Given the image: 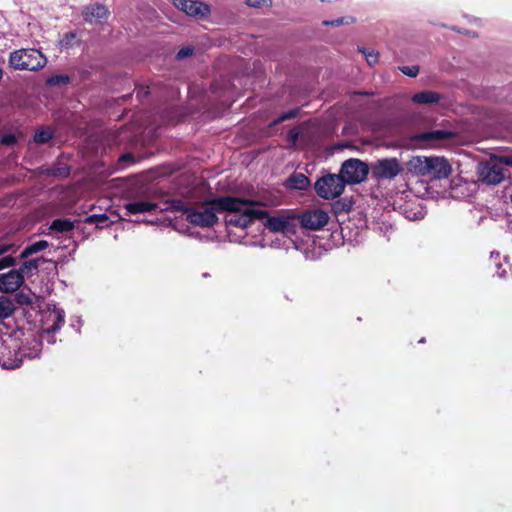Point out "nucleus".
I'll return each mask as SVG.
<instances>
[{
    "instance_id": "1",
    "label": "nucleus",
    "mask_w": 512,
    "mask_h": 512,
    "mask_svg": "<svg viewBox=\"0 0 512 512\" xmlns=\"http://www.w3.org/2000/svg\"><path fill=\"white\" fill-rule=\"evenodd\" d=\"M206 206H213L217 212H228L225 223L229 226L247 228L255 220H262L267 216L266 210L252 208V206H267L263 201L251 200L243 197L222 196L206 200Z\"/></svg>"
},
{
    "instance_id": "2",
    "label": "nucleus",
    "mask_w": 512,
    "mask_h": 512,
    "mask_svg": "<svg viewBox=\"0 0 512 512\" xmlns=\"http://www.w3.org/2000/svg\"><path fill=\"white\" fill-rule=\"evenodd\" d=\"M166 210L181 211L186 214V220L190 224L202 228L213 227L218 222V216L215 213L217 211L213 206H211V208L197 210L185 206L181 200H172L169 202V207H167Z\"/></svg>"
},
{
    "instance_id": "3",
    "label": "nucleus",
    "mask_w": 512,
    "mask_h": 512,
    "mask_svg": "<svg viewBox=\"0 0 512 512\" xmlns=\"http://www.w3.org/2000/svg\"><path fill=\"white\" fill-rule=\"evenodd\" d=\"M46 57L37 49H19L10 53V66L16 70L36 71L46 65Z\"/></svg>"
},
{
    "instance_id": "4",
    "label": "nucleus",
    "mask_w": 512,
    "mask_h": 512,
    "mask_svg": "<svg viewBox=\"0 0 512 512\" xmlns=\"http://www.w3.org/2000/svg\"><path fill=\"white\" fill-rule=\"evenodd\" d=\"M264 227L272 233L295 235L297 232V215L289 211H281L276 216H265Z\"/></svg>"
},
{
    "instance_id": "5",
    "label": "nucleus",
    "mask_w": 512,
    "mask_h": 512,
    "mask_svg": "<svg viewBox=\"0 0 512 512\" xmlns=\"http://www.w3.org/2000/svg\"><path fill=\"white\" fill-rule=\"evenodd\" d=\"M316 194L326 200L339 197L345 189V181L342 176L326 174L317 179L314 184Z\"/></svg>"
},
{
    "instance_id": "6",
    "label": "nucleus",
    "mask_w": 512,
    "mask_h": 512,
    "mask_svg": "<svg viewBox=\"0 0 512 512\" xmlns=\"http://www.w3.org/2000/svg\"><path fill=\"white\" fill-rule=\"evenodd\" d=\"M400 161L395 158L378 159L371 165L372 178L376 180H392L403 172Z\"/></svg>"
},
{
    "instance_id": "7",
    "label": "nucleus",
    "mask_w": 512,
    "mask_h": 512,
    "mask_svg": "<svg viewBox=\"0 0 512 512\" xmlns=\"http://www.w3.org/2000/svg\"><path fill=\"white\" fill-rule=\"evenodd\" d=\"M369 166L359 159L346 160L340 169L339 176L343 177L345 184H359L366 180Z\"/></svg>"
},
{
    "instance_id": "8",
    "label": "nucleus",
    "mask_w": 512,
    "mask_h": 512,
    "mask_svg": "<svg viewBox=\"0 0 512 512\" xmlns=\"http://www.w3.org/2000/svg\"><path fill=\"white\" fill-rule=\"evenodd\" d=\"M478 175L482 182L495 185L504 179L505 171L494 156L490 161L479 165Z\"/></svg>"
},
{
    "instance_id": "9",
    "label": "nucleus",
    "mask_w": 512,
    "mask_h": 512,
    "mask_svg": "<svg viewBox=\"0 0 512 512\" xmlns=\"http://www.w3.org/2000/svg\"><path fill=\"white\" fill-rule=\"evenodd\" d=\"M173 5L187 16L204 19L210 15V6L200 0H173Z\"/></svg>"
},
{
    "instance_id": "10",
    "label": "nucleus",
    "mask_w": 512,
    "mask_h": 512,
    "mask_svg": "<svg viewBox=\"0 0 512 512\" xmlns=\"http://www.w3.org/2000/svg\"><path fill=\"white\" fill-rule=\"evenodd\" d=\"M329 221L328 214L321 209L307 211L300 216H297V222L303 228L309 230H319L323 228Z\"/></svg>"
},
{
    "instance_id": "11",
    "label": "nucleus",
    "mask_w": 512,
    "mask_h": 512,
    "mask_svg": "<svg viewBox=\"0 0 512 512\" xmlns=\"http://www.w3.org/2000/svg\"><path fill=\"white\" fill-rule=\"evenodd\" d=\"M82 16L87 23L101 24L109 18L110 11L104 4L93 3L84 7Z\"/></svg>"
},
{
    "instance_id": "12",
    "label": "nucleus",
    "mask_w": 512,
    "mask_h": 512,
    "mask_svg": "<svg viewBox=\"0 0 512 512\" xmlns=\"http://www.w3.org/2000/svg\"><path fill=\"white\" fill-rule=\"evenodd\" d=\"M24 281V276L16 269L0 274V291L13 293L23 285Z\"/></svg>"
},
{
    "instance_id": "13",
    "label": "nucleus",
    "mask_w": 512,
    "mask_h": 512,
    "mask_svg": "<svg viewBox=\"0 0 512 512\" xmlns=\"http://www.w3.org/2000/svg\"><path fill=\"white\" fill-rule=\"evenodd\" d=\"M429 175L435 179L448 178L452 168L447 159L443 157H429Z\"/></svg>"
},
{
    "instance_id": "14",
    "label": "nucleus",
    "mask_w": 512,
    "mask_h": 512,
    "mask_svg": "<svg viewBox=\"0 0 512 512\" xmlns=\"http://www.w3.org/2000/svg\"><path fill=\"white\" fill-rule=\"evenodd\" d=\"M22 363V358L19 357V352L14 349L13 351L6 344L0 347V365L5 369H15Z\"/></svg>"
},
{
    "instance_id": "15",
    "label": "nucleus",
    "mask_w": 512,
    "mask_h": 512,
    "mask_svg": "<svg viewBox=\"0 0 512 512\" xmlns=\"http://www.w3.org/2000/svg\"><path fill=\"white\" fill-rule=\"evenodd\" d=\"M453 133L448 130H433L415 134L411 137L414 142H430L435 143L443 140H448L453 137Z\"/></svg>"
},
{
    "instance_id": "16",
    "label": "nucleus",
    "mask_w": 512,
    "mask_h": 512,
    "mask_svg": "<svg viewBox=\"0 0 512 512\" xmlns=\"http://www.w3.org/2000/svg\"><path fill=\"white\" fill-rule=\"evenodd\" d=\"M429 157L425 156H413L407 162L408 171L416 176H428L429 175Z\"/></svg>"
},
{
    "instance_id": "17",
    "label": "nucleus",
    "mask_w": 512,
    "mask_h": 512,
    "mask_svg": "<svg viewBox=\"0 0 512 512\" xmlns=\"http://www.w3.org/2000/svg\"><path fill=\"white\" fill-rule=\"evenodd\" d=\"M284 185L290 190H306L310 186V179L303 173H292Z\"/></svg>"
},
{
    "instance_id": "18",
    "label": "nucleus",
    "mask_w": 512,
    "mask_h": 512,
    "mask_svg": "<svg viewBox=\"0 0 512 512\" xmlns=\"http://www.w3.org/2000/svg\"><path fill=\"white\" fill-rule=\"evenodd\" d=\"M157 207L158 205L151 201H134L124 205V209L129 215L154 211Z\"/></svg>"
},
{
    "instance_id": "19",
    "label": "nucleus",
    "mask_w": 512,
    "mask_h": 512,
    "mask_svg": "<svg viewBox=\"0 0 512 512\" xmlns=\"http://www.w3.org/2000/svg\"><path fill=\"white\" fill-rule=\"evenodd\" d=\"M442 99V95L431 90H424L412 96V102L416 104H433L438 103Z\"/></svg>"
},
{
    "instance_id": "20",
    "label": "nucleus",
    "mask_w": 512,
    "mask_h": 512,
    "mask_svg": "<svg viewBox=\"0 0 512 512\" xmlns=\"http://www.w3.org/2000/svg\"><path fill=\"white\" fill-rule=\"evenodd\" d=\"M15 312L13 301L5 296H0V319H7Z\"/></svg>"
},
{
    "instance_id": "21",
    "label": "nucleus",
    "mask_w": 512,
    "mask_h": 512,
    "mask_svg": "<svg viewBox=\"0 0 512 512\" xmlns=\"http://www.w3.org/2000/svg\"><path fill=\"white\" fill-rule=\"evenodd\" d=\"M50 229L58 233H65L74 229V222L70 219H55L50 225Z\"/></svg>"
},
{
    "instance_id": "22",
    "label": "nucleus",
    "mask_w": 512,
    "mask_h": 512,
    "mask_svg": "<svg viewBox=\"0 0 512 512\" xmlns=\"http://www.w3.org/2000/svg\"><path fill=\"white\" fill-rule=\"evenodd\" d=\"M54 137V131L50 127L41 128L34 134L33 140L37 144H46Z\"/></svg>"
},
{
    "instance_id": "23",
    "label": "nucleus",
    "mask_w": 512,
    "mask_h": 512,
    "mask_svg": "<svg viewBox=\"0 0 512 512\" xmlns=\"http://www.w3.org/2000/svg\"><path fill=\"white\" fill-rule=\"evenodd\" d=\"M85 223L96 224L98 228H104L110 225V219L106 214H94L86 217Z\"/></svg>"
},
{
    "instance_id": "24",
    "label": "nucleus",
    "mask_w": 512,
    "mask_h": 512,
    "mask_svg": "<svg viewBox=\"0 0 512 512\" xmlns=\"http://www.w3.org/2000/svg\"><path fill=\"white\" fill-rule=\"evenodd\" d=\"M352 208L351 201L346 198L338 199L332 204V211L335 215L342 214L344 212H349Z\"/></svg>"
},
{
    "instance_id": "25",
    "label": "nucleus",
    "mask_w": 512,
    "mask_h": 512,
    "mask_svg": "<svg viewBox=\"0 0 512 512\" xmlns=\"http://www.w3.org/2000/svg\"><path fill=\"white\" fill-rule=\"evenodd\" d=\"M45 262L44 257H39L35 259H30L25 261L19 269H16L17 271L21 272V274L24 276V274L30 270H36L38 269L40 263Z\"/></svg>"
},
{
    "instance_id": "26",
    "label": "nucleus",
    "mask_w": 512,
    "mask_h": 512,
    "mask_svg": "<svg viewBox=\"0 0 512 512\" xmlns=\"http://www.w3.org/2000/svg\"><path fill=\"white\" fill-rule=\"evenodd\" d=\"M60 43L62 47L70 48L76 44H79L80 41L78 40L77 34L75 32H67L62 36Z\"/></svg>"
},
{
    "instance_id": "27",
    "label": "nucleus",
    "mask_w": 512,
    "mask_h": 512,
    "mask_svg": "<svg viewBox=\"0 0 512 512\" xmlns=\"http://www.w3.org/2000/svg\"><path fill=\"white\" fill-rule=\"evenodd\" d=\"M70 81H71V79L68 75L55 74V75L48 77L47 84L50 86L66 85V84H69Z\"/></svg>"
},
{
    "instance_id": "28",
    "label": "nucleus",
    "mask_w": 512,
    "mask_h": 512,
    "mask_svg": "<svg viewBox=\"0 0 512 512\" xmlns=\"http://www.w3.org/2000/svg\"><path fill=\"white\" fill-rule=\"evenodd\" d=\"M299 113H300V108L299 107L291 109V110H289L287 112H284L278 118L273 120L272 123L270 124V126H275V125H278V124H280L281 122H283L285 120L296 118L299 115Z\"/></svg>"
},
{
    "instance_id": "29",
    "label": "nucleus",
    "mask_w": 512,
    "mask_h": 512,
    "mask_svg": "<svg viewBox=\"0 0 512 512\" xmlns=\"http://www.w3.org/2000/svg\"><path fill=\"white\" fill-rule=\"evenodd\" d=\"M55 320L51 327L47 328L48 333L57 332L65 323L64 312L63 311H55Z\"/></svg>"
},
{
    "instance_id": "30",
    "label": "nucleus",
    "mask_w": 512,
    "mask_h": 512,
    "mask_svg": "<svg viewBox=\"0 0 512 512\" xmlns=\"http://www.w3.org/2000/svg\"><path fill=\"white\" fill-rule=\"evenodd\" d=\"M32 254H36L40 251H43L45 250L46 248L49 247V242L46 241V240H40V241H37L31 245H28Z\"/></svg>"
},
{
    "instance_id": "31",
    "label": "nucleus",
    "mask_w": 512,
    "mask_h": 512,
    "mask_svg": "<svg viewBox=\"0 0 512 512\" xmlns=\"http://www.w3.org/2000/svg\"><path fill=\"white\" fill-rule=\"evenodd\" d=\"M365 55L366 61L370 66H373L378 62L379 53L374 51H367L366 49L361 50Z\"/></svg>"
},
{
    "instance_id": "32",
    "label": "nucleus",
    "mask_w": 512,
    "mask_h": 512,
    "mask_svg": "<svg viewBox=\"0 0 512 512\" xmlns=\"http://www.w3.org/2000/svg\"><path fill=\"white\" fill-rule=\"evenodd\" d=\"M399 70L406 76L409 77H416L419 73V66L412 65V66H402L399 67Z\"/></svg>"
},
{
    "instance_id": "33",
    "label": "nucleus",
    "mask_w": 512,
    "mask_h": 512,
    "mask_svg": "<svg viewBox=\"0 0 512 512\" xmlns=\"http://www.w3.org/2000/svg\"><path fill=\"white\" fill-rule=\"evenodd\" d=\"M16 258L11 256V255H8V256H5V257H2L0 259V270H3L5 268H9V267H13L16 265Z\"/></svg>"
},
{
    "instance_id": "34",
    "label": "nucleus",
    "mask_w": 512,
    "mask_h": 512,
    "mask_svg": "<svg viewBox=\"0 0 512 512\" xmlns=\"http://www.w3.org/2000/svg\"><path fill=\"white\" fill-rule=\"evenodd\" d=\"M17 138L13 133H5L0 138V143L5 146H12L16 144Z\"/></svg>"
},
{
    "instance_id": "35",
    "label": "nucleus",
    "mask_w": 512,
    "mask_h": 512,
    "mask_svg": "<svg viewBox=\"0 0 512 512\" xmlns=\"http://www.w3.org/2000/svg\"><path fill=\"white\" fill-rule=\"evenodd\" d=\"M247 5L251 7H268L271 5V0H246Z\"/></svg>"
},
{
    "instance_id": "36",
    "label": "nucleus",
    "mask_w": 512,
    "mask_h": 512,
    "mask_svg": "<svg viewBox=\"0 0 512 512\" xmlns=\"http://www.w3.org/2000/svg\"><path fill=\"white\" fill-rule=\"evenodd\" d=\"M193 54V48L192 47H183L181 48L177 54H176V58L178 60H181V59H184V58H187L189 56H191Z\"/></svg>"
},
{
    "instance_id": "37",
    "label": "nucleus",
    "mask_w": 512,
    "mask_h": 512,
    "mask_svg": "<svg viewBox=\"0 0 512 512\" xmlns=\"http://www.w3.org/2000/svg\"><path fill=\"white\" fill-rule=\"evenodd\" d=\"M495 157L502 167L503 165L512 167V155H501Z\"/></svg>"
},
{
    "instance_id": "38",
    "label": "nucleus",
    "mask_w": 512,
    "mask_h": 512,
    "mask_svg": "<svg viewBox=\"0 0 512 512\" xmlns=\"http://www.w3.org/2000/svg\"><path fill=\"white\" fill-rule=\"evenodd\" d=\"M15 245L12 243H1L0 242V256L4 255L9 251H15Z\"/></svg>"
},
{
    "instance_id": "39",
    "label": "nucleus",
    "mask_w": 512,
    "mask_h": 512,
    "mask_svg": "<svg viewBox=\"0 0 512 512\" xmlns=\"http://www.w3.org/2000/svg\"><path fill=\"white\" fill-rule=\"evenodd\" d=\"M17 303L21 305H29L31 304V299L28 295H25L23 293H19L16 295Z\"/></svg>"
},
{
    "instance_id": "40",
    "label": "nucleus",
    "mask_w": 512,
    "mask_h": 512,
    "mask_svg": "<svg viewBox=\"0 0 512 512\" xmlns=\"http://www.w3.org/2000/svg\"><path fill=\"white\" fill-rule=\"evenodd\" d=\"M344 23H348V21H346V19L344 17H340V18H337L335 20H332V21H324L323 24L325 26H340V25H343Z\"/></svg>"
},
{
    "instance_id": "41",
    "label": "nucleus",
    "mask_w": 512,
    "mask_h": 512,
    "mask_svg": "<svg viewBox=\"0 0 512 512\" xmlns=\"http://www.w3.org/2000/svg\"><path fill=\"white\" fill-rule=\"evenodd\" d=\"M288 138L292 144H296L299 138V132L295 128L290 129L288 132Z\"/></svg>"
},
{
    "instance_id": "42",
    "label": "nucleus",
    "mask_w": 512,
    "mask_h": 512,
    "mask_svg": "<svg viewBox=\"0 0 512 512\" xmlns=\"http://www.w3.org/2000/svg\"><path fill=\"white\" fill-rule=\"evenodd\" d=\"M134 162V156L132 153H125L119 157V163Z\"/></svg>"
},
{
    "instance_id": "43",
    "label": "nucleus",
    "mask_w": 512,
    "mask_h": 512,
    "mask_svg": "<svg viewBox=\"0 0 512 512\" xmlns=\"http://www.w3.org/2000/svg\"><path fill=\"white\" fill-rule=\"evenodd\" d=\"M33 255L29 246L25 247L24 250L21 252L19 258L20 259H25V258H28L29 256Z\"/></svg>"
},
{
    "instance_id": "44",
    "label": "nucleus",
    "mask_w": 512,
    "mask_h": 512,
    "mask_svg": "<svg viewBox=\"0 0 512 512\" xmlns=\"http://www.w3.org/2000/svg\"><path fill=\"white\" fill-rule=\"evenodd\" d=\"M59 174H61L59 169H57V171L52 172V175H54V176L59 175Z\"/></svg>"
},
{
    "instance_id": "45",
    "label": "nucleus",
    "mask_w": 512,
    "mask_h": 512,
    "mask_svg": "<svg viewBox=\"0 0 512 512\" xmlns=\"http://www.w3.org/2000/svg\"><path fill=\"white\" fill-rule=\"evenodd\" d=\"M425 342H426L425 337H422V338L418 341V343H425Z\"/></svg>"
},
{
    "instance_id": "46",
    "label": "nucleus",
    "mask_w": 512,
    "mask_h": 512,
    "mask_svg": "<svg viewBox=\"0 0 512 512\" xmlns=\"http://www.w3.org/2000/svg\"><path fill=\"white\" fill-rule=\"evenodd\" d=\"M69 174V170L68 169H65V173L64 175L67 176Z\"/></svg>"
},
{
    "instance_id": "47",
    "label": "nucleus",
    "mask_w": 512,
    "mask_h": 512,
    "mask_svg": "<svg viewBox=\"0 0 512 512\" xmlns=\"http://www.w3.org/2000/svg\"><path fill=\"white\" fill-rule=\"evenodd\" d=\"M2 75H3L2 69L0 68V79L2 78Z\"/></svg>"
},
{
    "instance_id": "48",
    "label": "nucleus",
    "mask_w": 512,
    "mask_h": 512,
    "mask_svg": "<svg viewBox=\"0 0 512 512\" xmlns=\"http://www.w3.org/2000/svg\"><path fill=\"white\" fill-rule=\"evenodd\" d=\"M358 94L359 95H367V93H364V92H359Z\"/></svg>"
}]
</instances>
